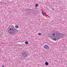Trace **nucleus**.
Here are the masks:
<instances>
[{"mask_svg": "<svg viewBox=\"0 0 67 67\" xmlns=\"http://www.w3.org/2000/svg\"><path fill=\"white\" fill-rule=\"evenodd\" d=\"M52 9L53 10H54V8H52Z\"/></svg>", "mask_w": 67, "mask_h": 67, "instance_id": "obj_16", "label": "nucleus"}, {"mask_svg": "<svg viewBox=\"0 0 67 67\" xmlns=\"http://www.w3.org/2000/svg\"><path fill=\"white\" fill-rule=\"evenodd\" d=\"M42 34V33H39L38 34V35H41Z\"/></svg>", "mask_w": 67, "mask_h": 67, "instance_id": "obj_11", "label": "nucleus"}, {"mask_svg": "<svg viewBox=\"0 0 67 67\" xmlns=\"http://www.w3.org/2000/svg\"><path fill=\"white\" fill-rule=\"evenodd\" d=\"M15 27L16 29H18L19 28V26L18 25L15 26Z\"/></svg>", "mask_w": 67, "mask_h": 67, "instance_id": "obj_8", "label": "nucleus"}, {"mask_svg": "<svg viewBox=\"0 0 67 67\" xmlns=\"http://www.w3.org/2000/svg\"><path fill=\"white\" fill-rule=\"evenodd\" d=\"M38 4H36L35 5V6L36 7H38Z\"/></svg>", "mask_w": 67, "mask_h": 67, "instance_id": "obj_10", "label": "nucleus"}, {"mask_svg": "<svg viewBox=\"0 0 67 67\" xmlns=\"http://www.w3.org/2000/svg\"><path fill=\"white\" fill-rule=\"evenodd\" d=\"M56 35L55 34H53L51 35V36H52L53 38H54V37H57L56 36L55 37V36H54V35Z\"/></svg>", "mask_w": 67, "mask_h": 67, "instance_id": "obj_6", "label": "nucleus"}, {"mask_svg": "<svg viewBox=\"0 0 67 67\" xmlns=\"http://www.w3.org/2000/svg\"><path fill=\"white\" fill-rule=\"evenodd\" d=\"M49 37L50 38H52V37L51 36H49Z\"/></svg>", "mask_w": 67, "mask_h": 67, "instance_id": "obj_13", "label": "nucleus"}, {"mask_svg": "<svg viewBox=\"0 0 67 67\" xmlns=\"http://www.w3.org/2000/svg\"><path fill=\"white\" fill-rule=\"evenodd\" d=\"M45 64L46 65V66H48L49 65V63H48L47 62H46L45 63Z\"/></svg>", "mask_w": 67, "mask_h": 67, "instance_id": "obj_5", "label": "nucleus"}, {"mask_svg": "<svg viewBox=\"0 0 67 67\" xmlns=\"http://www.w3.org/2000/svg\"><path fill=\"white\" fill-rule=\"evenodd\" d=\"M25 44H26V45H27V44H28V43H29V42L27 41H26L25 42Z\"/></svg>", "mask_w": 67, "mask_h": 67, "instance_id": "obj_9", "label": "nucleus"}, {"mask_svg": "<svg viewBox=\"0 0 67 67\" xmlns=\"http://www.w3.org/2000/svg\"><path fill=\"white\" fill-rule=\"evenodd\" d=\"M42 13L43 15H44V16L45 15V14H44V12H42Z\"/></svg>", "mask_w": 67, "mask_h": 67, "instance_id": "obj_12", "label": "nucleus"}, {"mask_svg": "<svg viewBox=\"0 0 67 67\" xmlns=\"http://www.w3.org/2000/svg\"><path fill=\"white\" fill-rule=\"evenodd\" d=\"M7 32L10 35H11L12 34H14L16 31L18 32V30H16L13 26H10L7 29Z\"/></svg>", "mask_w": 67, "mask_h": 67, "instance_id": "obj_1", "label": "nucleus"}, {"mask_svg": "<svg viewBox=\"0 0 67 67\" xmlns=\"http://www.w3.org/2000/svg\"><path fill=\"white\" fill-rule=\"evenodd\" d=\"M53 40L54 41H57V39L56 38H53Z\"/></svg>", "mask_w": 67, "mask_h": 67, "instance_id": "obj_7", "label": "nucleus"}, {"mask_svg": "<svg viewBox=\"0 0 67 67\" xmlns=\"http://www.w3.org/2000/svg\"><path fill=\"white\" fill-rule=\"evenodd\" d=\"M22 55L23 57H26L27 56L29 55V52L26 51L22 53Z\"/></svg>", "mask_w": 67, "mask_h": 67, "instance_id": "obj_3", "label": "nucleus"}, {"mask_svg": "<svg viewBox=\"0 0 67 67\" xmlns=\"http://www.w3.org/2000/svg\"><path fill=\"white\" fill-rule=\"evenodd\" d=\"M55 34L56 36V37L57 38H58L60 39L62 38V37H65V35L64 34H61L60 33L56 32L55 33Z\"/></svg>", "mask_w": 67, "mask_h": 67, "instance_id": "obj_2", "label": "nucleus"}, {"mask_svg": "<svg viewBox=\"0 0 67 67\" xmlns=\"http://www.w3.org/2000/svg\"><path fill=\"white\" fill-rule=\"evenodd\" d=\"M27 10L28 11H30V10H32V9H27Z\"/></svg>", "mask_w": 67, "mask_h": 67, "instance_id": "obj_14", "label": "nucleus"}, {"mask_svg": "<svg viewBox=\"0 0 67 67\" xmlns=\"http://www.w3.org/2000/svg\"><path fill=\"white\" fill-rule=\"evenodd\" d=\"M4 67V65H3L2 67Z\"/></svg>", "mask_w": 67, "mask_h": 67, "instance_id": "obj_15", "label": "nucleus"}, {"mask_svg": "<svg viewBox=\"0 0 67 67\" xmlns=\"http://www.w3.org/2000/svg\"><path fill=\"white\" fill-rule=\"evenodd\" d=\"M44 48L45 49H48L49 48V47L48 45H46L44 46Z\"/></svg>", "mask_w": 67, "mask_h": 67, "instance_id": "obj_4", "label": "nucleus"}]
</instances>
